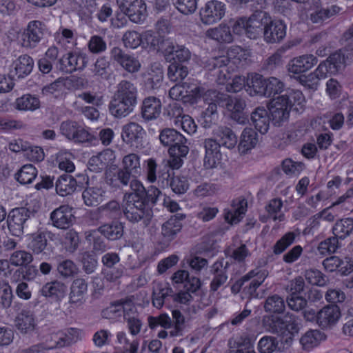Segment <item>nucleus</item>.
Returning <instances> with one entry per match:
<instances>
[{
    "mask_svg": "<svg viewBox=\"0 0 353 353\" xmlns=\"http://www.w3.org/2000/svg\"><path fill=\"white\" fill-rule=\"evenodd\" d=\"M130 186L132 191L125 194L123 208L118 201L112 200L97 210L101 216L113 219H117L123 212L130 222L136 223L142 221L147 226L153 216L152 208L162 195L161 192L154 185L145 189L138 180L132 181Z\"/></svg>",
    "mask_w": 353,
    "mask_h": 353,
    "instance_id": "nucleus-1",
    "label": "nucleus"
},
{
    "mask_svg": "<svg viewBox=\"0 0 353 353\" xmlns=\"http://www.w3.org/2000/svg\"><path fill=\"white\" fill-rule=\"evenodd\" d=\"M138 90L130 81L122 80L117 85V90L109 104V110L116 118H123L130 114L137 104Z\"/></svg>",
    "mask_w": 353,
    "mask_h": 353,
    "instance_id": "nucleus-2",
    "label": "nucleus"
},
{
    "mask_svg": "<svg viewBox=\"0 0 353 353\" xmlns=\"http://www.w3.org/2000/svg\"><path fill=\"white\" fill-rule=\"evenodd\" d=\"M213 97V100L216 101L219 106L226 108L230 112L231 118L239 124H245L248 121V115L244 110L246 107L245 101L236 97H231L224 93L218 92L216 90H209L205 97Z\"/></svg>",
    "mask_w": 353,
    "mask_h": 353,
    "instance_id": "nucleus-3",
    "label": "nucleus"
},
{
    "mask_svg": "<svg viewBox=\"0 0 353 353\" xmlns=\"http://www.w3.org/2000/svg\"><path fill=\"white\" fill-rule=\"evenodd\" d=\"M35 212L25 207L12 209L8 214L6 223L10 234L21 237L29 224L34 221Z\"/></svg>",
    "mask_w": 353,
    "mask_h": 353,
    "instance_id": "nucleus-4",
    "label": "nucleus"
},
{
    "mask_svg": "<svg viewBox=\"0 0 353 353\" xmlns=\"http://www.w3.org/2000/svg\"><path fill=\"white\" fill-rule=\"evenodd\" d=\"M171 319L167 314L163 313L157 316H149L148 318V326L150 329H155L161 326L164 329H174L170 332V336H181L182 332L185 327V317L178 310L172 311Z\"/></svg>",
    "mask_w": 353,
    "mask_h": 353,
    "instance_id": "nucleus-5",
    "label": "nucleus"
},
{
    "mask_svg": "<svg viewBox=\"0 0 353 353\" xmlns=\"http://www.w3.org/2000/svg\"><path fill=\"white\" fill-rule=\"evenodd\" d=\"M59 130L63 137L74 143L96 145L99 141L98 139L85 128L73 120L62 121Z\"/></svg>",
    "mask_w": 353,
    "mask_h": 353,
    "instance_id": "nucleus-6",
    "label": "nucleus"
},
{
    "mask_svg": "<svg viewBox=\"0 0 353 353\" xmlns=\"http://www.w3.org/2000/svg\"><path fill=\"white\" fill-rule=\"evenodd\" d=\"M47 33L45 23L40 21H30L21 34V45L27 49L34 48Z\"/></svg>",
    "mask_w": 353,
    "mask_h": 353,
    "instance_id": "nucleus-7",
    "label": "nucleus"
},
{
    "mask_svg": "<svg viewBox=\"0 0 353 353\" xmlns=\"http://www.w3.org/2000/svg\"><path fill=\"white\" fill-rule=\"evenodd\" d=\"M119 10L133 23H141L147 16L144 0H116Z\"/></svg>",
    "mask_w": 353,
    "mask_h": 353,
    "instance_id": "nucleus-8",
    "label": "nucleus"
},
{
    "mask_svg": "<svg viewBox=\"0 0 353 353\" xmlns=\"http://www.w3.org/2000/svg\"><path fill=\"white\" fill-rule=\"evenodd\" d=\"M88 59L85 53L68 52L58 59L56 68L65 73L82 70L88 65Z\"/></svg>",
    "mask_w": 353,
    "mask_h": 353,
    "instance_id": "nucleus-9",
    "label": "nucleus"
},
{
    "mask_svg": "<svg viewBox=\"0 0 353 353\" xmlns=\"http://www.w3.org/2000/svg\"><path fill=\"white\" fill-rule=\"evenodd\" d=\"M145 135V130L137 123L130 122L122 127V140L132 148H143Z\"/></svg>",
    "mask_w": 353,
    "mask_h": 353,
    "instance_id": "nucleus-10",
    "label": "nucleus"
},
{
    "mask_svg": "<svg viewBox=\"0 0 353 353\" xmlns=\"http://www.w3.org/2000/svg\"><path fill=\"white\" fill-rule=\"evenodd\" d=\"M225 10L223 2L217 0L209 1L200 10L201 21L205 25L214 24L225 16Z\"/></svg>",
    "mask_w": 353,
    "mask_h": 353,
    "instance_id": "nucleus-11",
    "label": "nucleus"
},
{
    "mask_svg": "<svg viewBox=\"0 0 353 353\" xmlns=\"http://www.w3.org/2000/svg\"><path fill=\"white\" fill-rule=\"evenodd\" d=\"M110 59L130 72H137L141 68L139 61L134 55L125 53L120 47L114 46L110 51Z\"/></svg>",
    "mask_w": 353,
    "mask_h": 353,
    "instance_id": "nucleus-12",
    "label": "nucleus"
},
{
    "mask_svg": "<svg viewBox=\"0 0 353 353\" xmlns=\"http://www.w3.org/2000/svg\"><path fill=\"white\" fill-rule=\"evenodd\" d=\"M185 218L186 214L176 213L162 224L161 234L165 242L170 243L176 237L183 228V221Z\"/></svg>",
    "mask_w": 353,
    "mask_h": 353,
    "instance_id": "nucleus-13",
    "label": "nucleus"
},
{
    "mask_svg": "<svg viewBox=\"0 0 353 353\" xmlns=\"http://www.w3.org/2000/svg\"><path fill=\"white\" fill-rule=\"evenodd\" d=\"M54 227L66 230L72 226L75 221L72 208L68 205H63L54 210L50 216Z\"/></svg>",
    "mask_w": 353,
    "mask_h": 353,
    "instance_id": "nucleus-14",
    "label": "nucleus"
},
{
    "mask_svg": "<svg viewBox=\"0 0 353 353\" xmlns=\"http://www.w3.org/2000/svg\"><path fill=\"white\" fill-rule=\"evenodd\" d=\"M286 35V25L281 20H272L263 27L264 40L268 43H279Z\"/></svg>",
    "mask_w": 353,
    "mask_h": 353,
    "instance_id": "nucleus-15",
    "label": "nucleus"
},
{
    "mask_svg": "<svg viewBox=\"0 0 353 353\" xmlns=\"http://www.w3.org/2000/svg\"><path fill=\"white\" fill-rule=\"evenodd\" d=\"M203 145L205 150L204 166L207 169L215 168L221 159V145L216 139L211 138L205 139Z\"/></svg>",
    "mask_w": 353,
    "mask_h": 353,
    "instance_id": "nucleus-16",
    "label": "nucleus"
},
{
    "mask_svg": "<svg viewBox=\"0 0 353 353\" xmlns=\"http://www.w3.org/2000/svg\"><path fill=\"white\" fill-rule=\"evenodd\" d=\"M203 92L204 88L201 86L196 85L190 86L188 83H183L182 84H176L172 87L169 91V96L176 101L183 100L186 101L185 98L190 97L194 98L200 97Z\"/></svg>",
    "mask_w": 353,
    "mask_h": 353,
    "instance_id": "nucleus-17",
    "label": "nucleus"
},
{
    "mask_svg": "<svg viewBox=\"0 0 353 353\" xmlns=\"http://www.w3.org/2000/svg\"><path fill=\"white\" fill-rule=\"evenodd\" d=\"M16 328L22 334H31L37 325V317L30 310H22L14 319Z\"/></svg>",
    "mask_w": 353,
    "mask_h": 353,
    "instance_id": "nucleus-18",
    "label": "nucleus"
},
{
    "mask_svg": "<svg viewBox=\"0 0 353 353\" xmlns=\"http://www.w3.org/2000/svg\"><path fill=\"white\" fill-rule=\"evenodd\" d=\"M67 285L62 281L54 280L44 284L39 294L54 302H60L66 295Z\"/></svg>",
    "mask_w": 353,
    "mask_h": 353,
    "instance_id": "nucleus-19",
    "label": "nucleus"
},
{
    "mask_svg": "<svg viewBox=\"0 0 353 353\" xmlns=\"http://www.w3.org/2000/svg\"><path fill=\"white\" fill-rule=\"evenodd\" d=\"M328 70L325 62H321L316 70L307 74H302L298 77L299 83L313 90H316L321 79L327 78Z\"/></svg>",
    "mask_w": 353,
    "mask_h": 353,
    "instance_id": "nucleus-20",
    "label": "nucleus"
},
{
    "mask_svg": "<svg viewBox=\"0 0 353 353\" xmlns=\"http://www.w3.org/2000/svg\"><path fill=\"white\" fill-rule=\"evenodd\" d=\"M33 67L34 61L31 57L28 54L21 55L12 62L10 76L12 78H25L31 73Z\"/></svg>",
    "mask_w": 353,
    "mask_h": 353,
    "instance_id": "nucleus-21",
    "label": "nucleus"
},
{
    "mask_svg": "<svg viewBox=\"0 0 353 353\" xmlns=\"http://www.w3.org/2000/svg\"><path fill=\"white\" fill-rule=\"evenodd\" d=\"M341 317V310L336 305L323 307L319 311L317 324L323 329L334 326Z\"/></svg>",
    "mask_w": 353,
    "mask_h": 353,
    "instance_id": "nucleus-22",
    "label": "nucleus"
},
{
    "mask_svg": "<svg viewBox=\"0 0 353 353\" xmlns=\"http://www.w3.org/2000/svg\"><path fill=\"white\" fill-rule=\"evenodd\" d=\"M269 111L272 119L276 122H280L288 118L290 108L285 94L279 95L272 99Z\"/></svg>",
    "mask_w": 353,
    "mask_h": 353,
    "instance_id": "nucleus-23",
    "label": "nucleus"
},
{
    "mask_svg": "<svg viewBox=\"0 0 353 353\" xmlns=\"http://www.w3.org/2000/svg\"><path fill=\"white\" fill-rule=\"evenodd\" d=\"M318 62L317 58L306 54L292 59L288 63V71L293 74H301L310 70Z\"/></svg>",
    "mask_w": 353,
    "mask_h": 353,
    "instance_id": "nucleus-24",
    "label": "nucleus"
},
{
    "mask_svg": "<svg viewBox=\"0 0 353 353\" xmlns=\"http://www.w3.org/2000/svg\"><path fill=\"white\" fill-rule=\"evenodd\" d=\"M83 181L79 183L71 175L64 174L61 175L55 183L57 193L61 196H66L73 194L78 186L81 187Z\"/></svg>",
    "mask_w": 353,
    "mask_h": 353,
    "instance_id": "nucleus-25",
    "label": "nucleus"
},
{
    "mask_svg": "<svg viewBox=\"0 0 353 353\" xmlns=\"http://www.w3.org/2000/svg\"><path fill=\"white\" fill-rule=\"evenodd\" d=\"M228 262L223 265V261H216L211 267L213 278L210 285V291L216 292L228 280Z\"/></svg>",
    "mask_w": 353,
    "mask_h": 353,
    "instance_id": "nucleus-26",
    "label": "nucleus"
},
{
    "mask_svg": "<svg viewBox=\"0 0 353 353\" xmlns=\"http://www.w3.org/2000/svg\"><path fill=\"white\" fill-rule=\"evenodd\" d=\"M88 290V283L84 279H74L70 286L69 302L77 306L81 305L85 301V295Z\"/></svg>",
    "mask_w": 353,
    "mask_h": 353,
    "instance_id": "nucleus-27",
    "label": "nucleus"
},
{
    "mask_svg": "<svg viewBox=\"0 0 353 353\" xmlns=\"http://www.w3.org/2000/svg\"><path fill=\"white\" fill-rule=\"evenodd\" d=\"M172 280L174 283H185L184 288L192 293L196 292L201 286V280L196 276H190L188 271L178 270L172 276Z\"/></svg>",
    "mask_w": 353,
    "mask_h": 353,
    "instance_id": "nucleus-28",
    "label": "nucleus"
},
{
    "mask_svg": "<svg viewBox=\"0 0 353 353\" xmlns=\"http://www.w3.org/2000/svg\"><path fill=\"white\" fill-rule=\"evenodd\" d=\"M161 112V101L154 97L145 98L142 104L141 114L145 120L150 121L157 119Z\"/></svg>",
    "mask_w": 353,
    "mask_h": 353,
    "instance_id": "nucleus-29",
    "label": "nucleus"
},
{
    "mask_svg": "<svg viewBox=\"0 0 353 353\" xmlns=\"http://www.w3.org/2000/svg\"><path fill=\"white\" fill-rule=\"evenodd\" d=\"M251 121L255 129L261 134L268 132L270 125L269 112L263 107L256 108L251 114Z\"/></svg>",
    "mask_w": 353,
    "mask_h": 353,
    "instance_id": "nucleus-30",
    "label": "nucleus"
},
{
    "mask_svg": "<svg viewBox=\"0 0 353 353\" xmlns=\"http://www.w3.org/2000/svg\"><path fill=\"white\" fill-rule=\"evenodd\" d=\"M159 140L165 146L187 145V139L178 131L173 128H165L159 134Z\"/></svg>",
    "mask_w": 353,
    "mask_h": 353,
    "instance_id": "nucleus-31",
    "label": "nucleus"
},
{
    "mask_svg": "<svg viewBox=\"0 0 353 353\" xmlns=\"http://www.w3.org/2000/svg\"><path fill=\"white\" fill-rule=\"evenodd\" d=\"M98 232L108 240L116 241L120 239L124 233L123 223L118 221H112L104 224L98 228Z\"/></svg>",
    "mask_w": 353,
    "mask_h": 353,
    "instance_id": "nucleus-32",
    "label": "nucleus"
},
{
    "mask_svg": "<svg viewBox=\"0 0 353 353\" xmlns=\"http://www.w3.org/2000/svg\"><path fill=\"white\" fill-rule=\"evenodd\" d=\"M214 135L221 146L228 149L234 148L237 143V137L230 128L219 126L214 130Z\"/></svg>",
    "mask_w": 353,
    "mask_h": 353,
    "instance_id": "nucleus-33",
    "label": "nucleus"
},
{
    "mask_svg": "<svg viewBox=\"0 0 353 353\" xmlns=\"http://www.w3.org/2000/svg\"><path fill=\"white\" fill-rule=\"evenodd\" d=\"M105 196V191L99 186L87 187L82 192V198L87 206H97Z\"/></svg>",
    "mask_w": 353,
    "mask_h": 353,
    "instance_id": "nucleus-34",
    "label": "nucleus"
},
{
    "mask_svg": "<svg viewBox=\"0 0 353 353\" xmlns=\"http://www.w3.org/2000/svg\"><path fill=\"white\" fill-rule=\"evenodd\" d=\"M188 152L189 148L188 145L172 146V148H169L168 152L170 157L165 164H168L170 170L179 169L183 163V158L188 154Z\"/></svg>",
    "mask_w": 353,
    "mask_h": 353,
    "instance_id": "nucleus-35",
    "label": "nucleus"
},
{
    "mask_svg": "<svg viewBox=\"0 0 353 353\" xmlns=\"http://www.w3.org/2000/svg\"><path fill=\"white\" fill-rule=\"evenodd\" d=\"M51 234L50 232L39 230L37 232L31 234L30 241L28 243V248L35 254L46 253L45 250L48 245L46 234Z\"/></svg>",
    "mask_w": 353,
    "mask_h": 353,
    "instance_id": "nucleus-36",
    "label": "nucleus"
},
{
    "mask_svg": "<svg viewBox=\"0 0 353 353\" xmlns=\"http://www.w3.org/2000/svg\"><path fill=\"white\" fill-rule=\"evenodd\" d=\"M247 210V201L244 199H238L233 201L232 209L225 214V221L230 224L239 223Z\"/></svg>",
    "mask_w": 353,
    "mask_h": 353,
    "instance_id": "nucleus-37",
    "label": "nucleus"
},
{
    "mask_svg": "<svg viewBox=\"0 0 353 353\" xmlns=\"http://www.w3.org/2000/svg\"><path fill=\"white\" fill-rule=\"evenodd\" d=\"M268 276V272L265 270L259 271L258 270H253L249 272L247 274L242 276L239 280L242 281L244 284L245 282L250 281L254 276H256V279H253L249 287L245 288L244 290H247V293L252 296L256 291V290L261 285V283L264 281L265 279Z\"/></svg>",
    "mask_w": 353,
    "mask_h": 353,
    "instance_id": "nucleus-38",
    "label": "nucleus"
},
{
    "mask_svg": "<svg viewBox=\"0 0 353 353\" xmlns=\"http://www.w3.org/2000/svg\"><path fill=\"white\" fill-rule=\"evenodd\" d=\"M257 143L258 134L252 128H245L238 145L239 151L241 154H245L254 148Z\"/></svg>",
    "mask_w": 353,
    "mask_h": 353,
    "instance_id": "nucleus-39",
    "label": "nucleus"
},
{
    "mask_svg": "<svg viewBox=\"0 0 353 353\" xmlns=\"http://www.w3.org/2000/svg\"><path fill=\"white\" fill-rule=\"evenodd\" d=\"M110 61L106 57H99L97 59L91 70L98 79L108 80L112 74Z\"/></svg>",
    "mask_w": 353,
    "mask_h": 353,
    "instance_id": "nucleus-40",
    "label": "nucleus"
},
{
    "mask_svg": "<svg viewBox=\"0 0 353 353\" xmlns=\"http://www.w3.org/2000/svg\"><path fill=\"white\" fill-rule=\"evenodd\" d=\"M322 62H325L328 73L330 74H334L341 70L347 64L341 49L331 54L326 60Z\"/></svg>",
    "mask_w": 353,
    "mask_h": 353,
    "instance_id": "nucleus-41",
    "label": "nucleus"
},
{
    "mask_svg": "<svg viewBox=\"0 0 353 353\" xmlns=\"http://www.w3.org/2000/svg\"><path fill=\"white\" fill-rule=\"evenodd\" d=\"M263 308L267 313L281 314L285 311V303L283 297L275 294L266 298Z\"/></svg>",
    "mask_w": 353,
    "mask_h": 353,
    "instance_id": "nucleus-42",
    "label": "nucleus"
},
{
    "mask_svg": "<svg viewBox=\"0 0 353 353\" xmlns=\"http://www.w3.org/2000/svg\"><path fill=\"white\" fill-rule=\"evenodd\" d=\"M267 82V78H264L259 74H252L247 80V85L250 95L264 96L265 86Z\"/></svg>",
    "mask_w": 353,
    "mask_h": 353,
    "instance_id": "nucleus-43",
    "label": "nucleus"
},
{
    "mask_svg": "<svg viewBox=\"0 0 353 353\" xmlns=\"http://www.w3.org/2000/svg\"><path fill=\"white\" fill-rule=\"evenodd\" d=\"M340 10V8L336 5L318 8L310 14L309 19L314 23H321L338 13Z\"/></svg>",
    "mask_w": 353,
    "mask_h": 353,
    "instance_id": "nucleus-44",
    "label": "nucleus"
},
{
    "mask_svg": "<svg viewBox=\"0 0 353 353\" xmlns=\"http://www.w3.org/2000/svg\"><path fill=\"white\" fill-rule=\"evenodd\" d=\"M325 335L318 330L307 331L300 339L303 349L310 350L316 346L321 341L325 339Z\"/></svg>",
    "mask_w": 353,
    "mask_h": 353,
    "instance_id": "nucleus-45",
    "label": "nucleus"
},
{
    "mask_svg": "<svg viewBox=\"0 0 353 353\" xmlns=\"http://www.w3.org/2000/svg\"><path fill=\"white\" fill-rule=\"evenodd\" d=\"M287 101L289 102L290 110L299 112L303 110L305 99L303 93L298 90H288L285 94Z\"/></svg>",
    "mask_w": 353,
    "mask_h": 353,
    "instance_id": "nucleus-46",
    "label": "nucleus"
},
{
    "mask_svg": "<svg viewBox=\"0 0 353 353\" xmlns=\"http://www.w3.org/2000/svg\"><path fill=\"white\" fill-rule=\"evenodd\" d=\"M209 37L219 42L230 43L233 40L230 28L225 24H220L218 27L208 30Z\"/></svg>",
    "mask_w": 353,
    "mask_h": 353,
    "instance_id": "nucleus-47",
    "label": "nucleus"
},
{
    "mask_svg": "<svg viewBox=\"0 0 353 353\" xmlns=\"http://www.w3.org/2000/svg\"><path fill=\"white\" fill-rule=\"evenodd\" d=\"M334 237L343 239L353 231V219L346 218L337 221L332 228Z\"/></svg>",
    "mask_w": 353,
    "mask_h": 353,
    "instance_id": "nucleus-48",
    "label": "nucleus"
},
{
    "mask_svg": "<svg viewBox=\"0 0 353 353\" xmlns=\"http://www.w3.org/2000/svg\"><path fill=\"white\" fill-rule=\"evenodd\" d=\"M263 23L256 14H252L248 20L245 34L251 39H257L263 30Z\"/></svg>",
    "mask_w": 353,
    "mask_h": 353,
    "instance_id": "nucleus-49",
    "label": "nucleus"
},
{
    "mask_svg": "<svg viewBox=\"0 0 353 353\" xmlns=\"http://www.w3.org/2000/svg\"><path fill=\"white\" fill-rule=\"evenodd\" d=\"M174 292L168 284L162 286L158 285L152 293V304L154 307L160 308L163 306L165 299L169 296H173Z\"/></svg>",
    "mask_w": 353,
    "mask_h": 353,
    "instance_id": "nucleus-50",
    "label": "nucleus"
},
{
    "mask_svg": "<svg viewBox=\"0 0 353 353\" xmlns=\"http://www.w3.org/2000/svg\"><path fill=\"white\" fill-rule=\"evenodd\" d=\"M188 68L183 64L172 62L168 68V77L172 81H181L188 74Z\"/></svg>",
    "mask_w": 353,
    "mask_h": 353,
    "instance_id": "nucleus-51",
    "label": "nucleus"
},
{
    "mask_svg": "<svg viewBox=\"0 0 353 353\" xmlns=\"http://www.w3.org/2000/svg\"><path fill=\"white\" fill-rule=\"evenodd\" d=\"M40 106L39 99L31 94H24L16 101V108L20 110H35Z\"/></svg>",
    "mask_w": 353,
    "mask_h": 353,
    "instance_id": "nucleus-52",
    "label": "nucleus"
},
{
    "mask_svg": "<svg viewBox=\"0 0 353 353\" xmlns=\"http://www.w3.org/2000/svg\"><path fill=\"white\" fill-rule=\"evenodd\" d=\"M37 170L32 164H26L21 167L16 174V179L21 184H29L36 178Z\"/></svg>",
    "mask_w": 353,
    "mask_h": 353,
    "instance_id": "nucleus-53",
    "label": "nucleus"
},
{
    "mask_svg": "<svg viewBox=\"0 0 353 353\" xmlns=\"http://www.w3.org/2000/svg\"><path fill=\"white\" fill-rule=\"evenodd\" d=\"M283 331L286 330L289 333L294 336L297 334L300 330L301 323V319L290 312H287L282 316Z\"/></svg>",
    "mask_w": 353,
    "mask_h": 353,
    "instance_id": "nucleus-54",
    "label": "nucleus"
},
{
    "mask_svg": "<svg viewBox=\"0 0 353 353\" xmlns=\"http://www.w3.org/2000/svg\"><path fill=\"white\" fill-rule=\"evenodd\" d=\"M176 47H177V43L174 40L162 36L157 51L163 54L167 61L171 62L173 59L172 55Z\"/></svg>",
    "mask_w": 353,
    "mask_h": 353,
    "instance_id": "nucleus-55",
    "label": "nucleus"
},
{
    "mask_svg": "<svg viewBox=\"0 0 353 353\" xmlns=\"http://www.w3.org/2000/svg\"><path fill=\"white\" fill-rule=\"evenodd\" d=\"M122 42L126 48L136 49L143 44V34L134 30L126 31L122 37Z\"/></svg>",
    "mask_w": 353,
    "mask_h": 353,
    "instance_id": "nucleus-56",
    "label": "nucleus"
},
{
    "mask_svg": "<svg viewBox=\"0 0 353 353\" xmlns=\"http://www.w3.org/2000/svg\"><path fill=\"white\" fill-rule=\"evenodd\" d=\"M258 350L260 353H272L279 351L278 339L271 336L262 337L258 343Z\"/></svg>",
    "mask_w": 353,
    "mask_h": 353,
    "instance_id": "nucleus-57",
    "label": "nucleus"
},
{
    "mask_svg": "<svg viewBox=\"0 0 353 353\" xmlns=\"http://www.w3.org/2000/svg\"><path fill=\"white\" fill-rule=\"evenodd\" d=\"M123 168L127 170L134 173V174L139 175L141 172L140 165V157L138 154L130 153L125 155L122 161Z\"/></svg>",
    "mask_w": 353,
    "mask_h": 353,
    "instance_id": "nucleus-58",
    "label": "nucleus"
},
{
    "mask_svg": "<svg viewBox=\"0 0 353 353\" xmlns=\"http://www.w3.org/2000/svg\"><path fill=\"white\" fill-rule=\"evenodd\" d=\"M11 265L18 266H26L33 261V256L31 253L26 250H17L14 252L10 257Z\"/></svg>",
    "mask_w": 353,
    "mask_h": 353,
    "instance_id": "nucleus-59",
    "label": "nucleus"
},
{
    "mask_svg": "<svg viewBox=\"0 0 353 353\" xmlns=\"http://www.w3.org/2000/svg\"><path fill=\"white\" fill-rule=\"evenodd\" d=\"M86 240L92 244L93 250L97 252H103L108 248L106 241L99 235L97 231L92 230L85 236Z\"/></svg>",
    "mask_w": 353,
    "mask_h": 353,
    "instance_id": "nucleus-60",
    "label": "nucleus"
},
{
    "mask_svg": "<svg viewBox=\"0 0 353 353\" xmlns=\"http://www.w3.org/2000/svg\"><path fill=\"white\" fill-rule=\"evenodd\" d=\"M264 97H274L276 94H281L284 89V83L280 79L275 77L267 78Z\"/></svg>",
    "mask_w": 353,
    "mask_h": 353,
    "instance_id": "nucleus-61",
    "label": "nucleus"
},
{
    "mask_svg": "<svg viewBox=\"0 0 353 353\" xmlns=\"http://www.w3.org/2000/svg\"><path fill=\"white\" fill-rule=\"evenodd\" d=\"M57 270L65 279L74 276L78 272L76 264L70 259H65L58 263Z\"/></svg>",
    "mask_w": 353,
    "mask_h": 353,
    "instance_id": "nucleus-62",
    "label": "nucleus"
},
{
    "mask_svg": "<svg viewBox=\"0 0 353 353\" xmlns=\"http://www.w3.org/2000/svg\"><path fill=\"white\" fill-rule=\"evenodd\" d=\"M283 202L279 199H274L270 200L268 205L265 207L268 215L272 218L274 221H283L285 219V215L281 212Z\"/></svg>",
    "mask_w": 353,
    "mask_h": 353,
    "instance_id": "nucleus-63",
    "label": "nucleus"
},
{
    "mask_svg": "<svg viewBox=\"0 0 353 353\" xmlns=\"http://www.w3.org/2000/svg\"><path fill=\"white\" fill-rule=\"evenodd\" d=\"M108 165L106 159V153H99L96 156L92 157L88 163V168L94 172H100L105 169Z\"/></svg>",
    "mask_w": 353,
    "mask_h": 353,
    "instance_id": "nucleus-64",
    "label": "nucleus"
}]
</instances>
